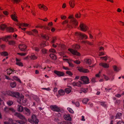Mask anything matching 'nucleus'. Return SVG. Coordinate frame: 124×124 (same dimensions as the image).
<instances>
[{
    "label": "nucleus",
    "instance_id": "1",
    "mask_svg": "<svg viewBox=\"0 0 124 124\" xmlns=\"http://www.w3.org/2000/svg\"><path fill=\"white\" fill-rule=\"evenodd\" d=\"M7 93L8 95L17 98V102L20 104H24L26 102L25 99H24L23 98V96L22 95H20L19 93L18 92L9 91L7 92Z\"/></svg>",
    "mask_w": 124,
    "mask_h": 124
},
{
    "label": "nucleus",
    "instance_id": "2",
    "mask_svg": "<svg viewBox=\"0 0 124 124\" xmlns=\"http://www.w3.org/2000/svg\"><path fill=\"white\" fill-rule=\"evenodd\" d=\"M68 18L70 19L69 23L68 20H66L64 21L62 23V24L64 25L66 23L67 26L70 28H72L73 26H76L78 25V21L73 16H70L68 17Z\"/></svg>",
    "mask_w": 124,
    "mask_h": 124
},
{
    "label": "nucleus",
    "instance_id": "3",
    "mask_svg": "<svg viewBox=\"0 0 124 124\" xmlns=\"http://www.w3.org/2000/svg\"><path fill=\"white\" fill-rule=\"evenodd\" d=\"M15 115L20 119H22V120H17L16 122L20 124H24L27 121V119L22 115L17 112H16L15 113Z\"/></svg>",
    "mask_w": 124,
    "mask_h": 124
},
{
    "label": "nucleus",
    "instance_id": "4",
    "mask_svg": "<svg viewBox=\"0 0 124 124\" xmlns=\"http://www.w3.org/2000/svg\"><path fill=\"white\" fill-rule=\"evenodd\" d=\"M11 36H7L2 37L1 39L3 41L8 42V43L9 45H14L15 43V42L13 40L9 41V39H11Z\"/></svg>",
    "mask_w": 124,
    "mask_h": 124
},
{
    "label": "nucleus",
    "instance_id": "5",
    "mask_svg": "<svg viewBox=\"0 0 124 124\" xmlns=\"http://www.w3.org/2000/svg\"><path fill=\"white\" fill-rule=\"evenodd\" d=\"M51 110L53 111H55L58 112L62 113L63 110L60 108L58 107L56 105H52L50 106Z\"/></svg>",
    "mask_w": 124,
    "mask_h": 124
},
{
    "label": "nucleus",
    "instance_id": "6",
    "mask_svg": "<svg viewBox=\"0 0 124 124\" xmlns=\"http://www.w3.org/2000/svg\"><path fill=\"white\" fill-rule=\"evenodd\" d=\"M1 29L2 30H3L5 28H6L7 30L10 32H13L14 31V29L10 27H7V26L4 24H2L0 26Z\"/></svg>",
    "mask_w": 124,
    "mask_h": 124
},
{
    "label": "nucleus",
    "instance_id": "7",
    "mask_svg": "<svg viewBox=\"0 0 124 124\" xmlns=\"http://www.w3.org/2000/svg\"><path fill=\"white\" fill-rule=\"evenodd\" d=\"M29 120L30 122L33 124H38L39 122V120L37 118L36 116L34 115H33L32 116V119Z\"/></svg>",
    "mask_w": 124,
    "mask_h": 124
},
{
    "label": "nucleus",
    "instance_id": "8",
    "mask_svg": "<svg viewBox=\"0 0 124 124\" xmlns=\"http://www.w3.org/2000/svg\"><path fill=\"white\" fill-rule=\"evenodd\" d=\"M75 34L76 36L79 37L81 39H82L84 38L85 39L87 38V36L86 35L81 32H77Z\"/></svg>",
    "mask_w": 124,
    "mask_h": 124
},
{
    "label": "nucleus",
    "instance_id": "9",
    "mask_svg": "<svg viewBox=\"0 0 124 124\" xmlns=\"http://www.w3.org/2000/svg\"><path fill=\"white\" fill-rule=\"evenodd\" d=\"M80 80L83 82V84H88L89 82V79L86 76H83L80 77Z\"/></svg>",
    "mask_w": 124,
    "mask_h": 124
},
{
    "label": "nucleus",
    "instance_id": "10",
    "mask_svg": "<svg viewBox=\"0 0 124 124\" xmlns=\"http://www.w3.org/2000/svg\"><path fill=\"white\" fill-rule=\"evenodd\" d=\"M27 33L29 35H32L33 36H39L38 31L35 29L32 30L31 32L27 31Z\"/></svg>",
    "mask_w": 124,
    "mask_h": 124
},
{
    "label": "nucleus",
    "instance_id": "11",
    "mask_svg": "<svg viewBox=\"0 0 124 124\" xmlns=\"http://www.w3.org/2000/svg\"><path fill=\"white\" fill-rule=\"evenodd\" d=\"M16 25L18 26H19V28H21V29L22 30H23V31H25V30L26 29V28H22L20 26L26 27V26H28L29 25L28 24H26V23H16Z\"/></svg>",
    "mask_w": 124,
    "mask_h": 124
},
{
    "label": "nucleus",
    "instance_id": "12",
    "mask_svg": "<svg viewBox=\"0 0 124 124\" xmlns=\"http://www.w3.org/2000/svg\"><path fill=\"white\" fill-rule=\"evenodd\" d=\"M80 27L81 29V30L85 31L87 29L88 27L86 25L83 23H81L80 25Z\"/></svg>",
    "mask_w": 124,
    "mask_h": 124
},
{
    "label": "nucleus",
    "instance_id": "13",
    "mask_svg": "<svg viewBox=\"0 0 124 124\" xmlns=\"http://www.w3.org/2000/svg\"><path fill=\"white\" fill-rule=\"evenodd\" d=\"M69 50L72 54L74 55L78 56L80 55V53L78 52L76 50L71 49H69Z\"/></svg>",
    "mask_w": 124,
    "mask_h": 124
},
{
    "label": "nucleus",
    "instance_id": "14",
    "mask_svg": "<svg viewBox=\"0 0 124 124\" xmlns=\"http://www.w3.org/2000/svg\"><path fill=\"white\" fill-rule=\"evenodd\" d=\"M26 46L23 44H21L19 45L18 48L22 51H25L26 50Z\"/></svg>",
    "mask_w": 124,
    "mask_h": 124
},
{
    "label": "nucleus",
    "instance_id": "15",
    "mask_svg": "<svg viewBox=\"0 0 124 124\" xmlns=\"http://www.w3.org/2000/svg\"><path fill=\"white\" fill-rule=\"evenodd\" d=\"M4 111L6 113H9L10 111L12 112H14V110L12 108H8L6 107H5L4 108Z\"/></svg>",
    "mask_w": 124,
    "mask_h": 124
},
{
    "label": "nucleus",
    "instance_id": "16",
    "mask_svg": "<svg viewBox=\"0 0 124 124\" xmlns=\"http://www.w3.org/2000/svg\"><path fill=\"white\" fill-rule=\"evenodd\" d=\"M24 112L25 114L27 116L30 115L31 112L30 110L28 108L25 107L24 108Z\"/></svg>",
    "mask_w": 124,
    "mask_h": 124
},
{
    "label": "nucleus",
    "instance_id": "17",
    "mask_svg": "<svg viewBox=\"0 0 124 124\" xmlns=\"http://www.w3.org/2000/svg\"><path fill=\"white\" fill-rule=\"evenodd\" d=\"M82 84V83L79 81L78 82H74L72 83V85L74 86H76L79 87L81 86Z\"/></svg>",
    "mask_w": 124,
    "mask_h": 124
},
{
    "label": "nucleus",
    "instance_id": "18",
    "mask_svg": "<svg viewBox=\"0 0 124 124\" xmlns=\"http://www.w3.org/2000/svg\"><path fill=\"white\" fill-rule=\"evenodd\" d=\"M54 73L59 77L62 76L64 75V73L63 72L57 70H54Z\"/></svg>",
    "mask_w": 124,
    "mask_h": 124
},
{
    "label": "nucleus",
    "instance_id": "19",
    "mask_svg": "<svg viewBox=\"0 0 124 124\" xmlns=\"http://www.w3.org/2000/svg\"><path fill=\"white\" fill-rule=\"evenodd\" d=\"M79 71L85 73L88 72V71L87 69H85L83 68L80 67L78 69Z\"/></svg>",
    "mask_w": 124,
    "mask_h": 124
},
{
    "label": "nucleus",
    "instance_id": "20",
    "mask_svg": "<svg viewBox=\"0 0 124 124\" xmlns=\"http://www.w3.org/2000/svg\"><path fill=\"white\" fill-rule=\"evenodd\" d=\"M63 117L64 119L70 121L71 120V118L69 114L64 115Z\"/></svg>",
    "mask_w": 124,
    "mask_h": 124
},
{
    "label": "nucleus",
    "instance_id": "21",
    "mask_svg": "<svg viewBox=\"0 0 124 124\" xmlns=\"http://www.w3.org/2000/svg\"><path fill=\"white\" fill-rule=\"evenodd\" d=\"M38 7L39 9H42L41 8H43V10L45 11H46L47 9V8L44 5H41V4H39Z\"/></svg>",
    "mask_w": 124,
    "mask_h": 124
},
{
    "label": "nucleus",
    "instance_id": "22",
    "mask_svg": "<svg viewBox=\"0 0 124 124\" xmlns=\"http://www.w3.org/2000/svg\"><path fill=\"white\" fill-rule=\"evenodd\" d=\"M100 65L105 68H108L109 67V65L105 63L101 62L100 64Z\"/></svg>",
    "mask_w": 124,
    "mask_h": 124
},
{
    "label": "nucleus",
    "instance_id": "23",
    "mask_svg": "<svg viewBox=\"0 0 124 124\" xmlns=\"http://www.w3.org/2000/svg\"><path fill=\"white\" fill-rule=\"evenodd\" d=\"M100 105L103 107L106 108L107 107V103L105 101H100Z\"/></svg>",
    "mask_w": 124,
    "mask_h": 124
},
{
    "label": "nucleus",
    "instance_id": "24",
    "mask_svg": "<svg viewBox=\"0 0 124 124\" xmlns=\"http://www.w3.org/2000/svg\"><path fill=\"white\" fill-rule=\"evenodd\" d=\"M17 109L18 111L21 112H22L24 109L23 107L19 105H18Z\"/></svg>",
    "mask_w": 124,
    "mask_h": 124
},
{
    "label": "nucleus",
    "instance_id": "25",
    "mask_svg": "<svg viewBox=\"0 0 124 124\" xmlns=\"http://www.w3.org/2000/svg\"><path fill=\"white\" fill-rule=\"evenodd\" d=\"M36 28H37L38 27H39L41 28V29L43 28L45 29H47L48 30H49L50 29L47 26H42L41 25H40L39 26H36Z\"/></svg>",
    "mask_w": 124,
    "mask_h": 124
},
{
    "label": "nucleus",
    "instance_id": "26",
    "mask_svg": "<svg viewBox=\"0 0 124 124\" xmlns=\"http://www.w3.org/2000/svg\"><path fill=\"white\" fill-rule=\"evenodd\" d=\"M7 74L9 75H10L11 73H14L15 70L13 69H7Z\"/></svg>",
    "mask_w": 124,
    "mask_h": 124
},
{
    "label": "nucleus",
    "instance_id": "27",
    "mask_svg": "<svg viewBox=\"0 0 124 124\" xmlns=\"http://www.w3.org/2000/svg\"><path fill=\"white\" fill-rule=\"evenodd\" d=\"M31 59L32 60H34L37 59V57L34 54H32L29 56Z\"/></svg>",
    "mask_w": 124,
    "mask_h": 124
},
{
    "label": "nucleus",
    "instance_id": "28",
    "mask_svg": "<svg viewBox=\"0 0 124 124\" xmlns=\"http://www.w3.org/2000/svg\"><path fill=\"white\" fill-rule=\"evenodd\" d=\"M75 1L74 0L70 1L69 2V4L70 7L73 8L75 5Z\"/></svg>",
    "mask_w": 124,
    "mask_h": 124
},
{
    "label": "nucleus",
    "instance_id": "29",
    "mask_svg": "<svg viewBox=\"0 0 124 124\" xmlns=\"http://www.w3.org/2000/svg\"><path fill=\"white\" fill-rule=\"evenodd\" d=\"M58 93L61 96L65 94L64 91L62 89H60L58 91Z\"/></svg>",
    "mask_w": 124,
    "mask_h": 124
},
{
    "label": "nucleus",
    "instance_id": "30",
    "mask_svg": "<svg viewBox=\"0 0 124 124\" xmlns=\"http://www.w3.org/2000/svg\"><path fill=\"white\" fill-rule=\"evenodd\" d=\"M86 63L89 65H90L91 63V61L90 59H86L85 60Z\"/></svg>",
    "mask_w": 124,
    "mask_h": 124
},
{
    "label": "nucleus",
    "instance_id": "31",
    "mask_svg": "<svg viewBox=\"0 0 124 124\" xmlns=\"http://www.w3.org/2000/svg\"><path fill=\"white\" fill-rule=\"evenodd\" d=\"M11 18L14 21L18 22V20L17 19V17L15 15H12L11 16Z\"/></svg>",
    "mask_w": 124,
    "mask_h": 124
},
{
    "label": "nucleus",
    "instance_id": "32",
    "mask_svg": "<svg viewBox=\"0 0 124 124\" xmlns=\"http://www.w3.org/2000/svg\"><path fill=\"white\" fill-rule=\"evenodd\" d=\"M50 56L53 60H55L56 59V56L54 54H50Z\"/></svg>",
    "mask_w": 124,
    "mask_h": 124
},
{
    "label": "nucleus",
    "instance_id": "33",
    "mask_svg": "<svg viewBox=\"0 0 124 124\" xmlns=\"http://www.w3.org/2000/svg\"><path fill=\"white\" fill-rule=\"evenodd\" d=\"M113 68L114 71L116 72L119 71L120 70L119 68L116 66H113Z\"/></svg>",
    "mask_w": 124,
    "mask_h": 124
},
{
    "label": "nucleus",
    "instance_id": "34",
    "mask_svg": "<svg viewBox=\"0 0 124 124\" xmlns=\"http://www.w3.org/2000/svg\"><path fill=\"white\" fill-rule=\"evenodd\" d=\"M10 85L12 88H14L16 87V84L15 82H13L10 83Z\"/></svg>",
    "mask_w": 124,
    "mask_h": 124
},
{
    "label": "nucleus",
    "instance_id": "35",
    "mask_svg": "<svg viewBox=\"0 0 124 124\" xmlns=\"http://www.w3.org/2000/svg\"><path fill=\"white\" fill-rule=\"evenodd\" d=\"M72 48L74 49H78L80 48V46L77 44H76L73 46Z\"/></svg>",
    "mask_w": 124,
    "mask_h": 124
},
{
    "label": "nucleus",
    "instance_id": "36",
    "mask_svg": "<svg viewBox=\"0 0 124 124\" xmlns=\"http://www.w3.org/2000/svg\"><path fill=\"white\" fill-rule=\"evenodd\" d=\"M89 100V99H88L84 98L82 100V102L83 103L86 104L87 103Z\"/></svg>",
    "mask_w": 124,
    "mask_h": 124
},
{
    "label": "nucleus",
    "instance_id": "37",
    "mask_svg": "<svg viewBox=\"0 0 124 124\" xmlns=\"http://www.w3.org/2000/svg\"><path fill=\"white\" fill-rule=\"evenodd\" d=\"M65 91L66 93L68 94L70 92L71 90L69 88H67L65 89Z\"/></svg>",
    "mask_w": 124,
    "mask_h": 124
},
{
    "label": "nucleus",
    "instance_id": "38",
    "mask_svg": "<svg viewBox=\"0 0 124 124\" xmlns=\"http://www.w3.org/2000/svg\"><path fill=\"white\" fill-rule=\"evenodd\" d=\"M34 99L37 102H39V98L37 96H35L34 97Z\"/></svg>",
    "mask_w": 124,
    "mask_h": 124
},
{
    "label": "nucleus",
    "instance_id": "39",
    "mask_svg": "<svg viewBox=\"0 0 124 124\" xmlns=\"http://www.w3.org/2000/svg\"><path fill=\"white\" fill-rule=\"evenodd\" d=\"M13 78L14 79L18 81L19 83H21V81L18 77L16 76H14L13 77Z\"/></svg>",
    "mask_w": 124,
    "mask_h": 124
},
{
    "label": "nucleus",
    "instance_id": "40",
    "mask_svg": "<svg viewBox=\"0 0 124 124\" xmlns=\"http://www.w3.org/2000/svg\"><path fill=\"white\" fill-rule=\"evenodd\" d=\"M121 114L120 113H118L116 116V118H121Z\"/></svg>",
    "mask_w": 124,
    "mask_h": 124
},
{
    "label": "nucleus",
    "instance_id": "41",
    "mask_svg": "<svg viewBox=\"0 0 124 124\" xmlns=\"http://www.w3.org/2000/svg\"><path fill=\"white\" fill-rule=\"evenodd\" d=\"M1 55L3 56H6L8 55V53L6 52H3L1 53Z\"/></svg>",
    "mask_w": 124,
    "mask_h": 124
},
{
    "label": "nucleus",
    "instance_id": "42",
    "mask_svg": "<svg viewBox=\"0 0 124 124\" xmlns=\"http://www.w3.org/2000/svg\"><path fill=\"white\" fill-rule=\"evenodd\" d=\"M67 110L71 113H73L74 112L72 109L70 108H67Z\"/></svg>",
    "mask_w": 124,
    "mask_h": 124
},
{
    "label": "nucleus",
    "instance_id": "43",
    "mask_svg": "<svg viewBox=\"0 0 124 124\" xmlns=\"http://www.w3.org/2000/svg\"><path fill=\"white\" fill-rule=\"evenodd\" d=\"M13 103L12 101H9L7 102V104L9 106H10L12 105Z\"/></svg>",
    "mask_w": 124,
    "mask_h": 124
},
{
    "label": "nucleus",
    "instance_id": "44",
    "mask_svg": "<svg viewBox=\"0 0 124 124\" xmlns=\"http://www.w3.org/2000/svg\"><path fill=\"white\" fill-rule=\"evenodd\" d=\"M72 61H73L74 63L77 64H79L81 62L80 61L77 60L75 61L73 60Z\"/></svg>",
    "mask_w": 124,
    "mask_h": 124
},
{
    "label": "nucleus",
    "instance_id": "45",
    "mask_svg": "<svg viewBox=\"0 0 124 124\" xmlns=\"http://www.w3.org/2000/svg\"><path fill=\"white\" fill-rule=\"evenodd\" d=\"M16 64L17 65H18L19 66L22 67L23 66V63L21 62H16Z\"/></svg>",
    "mask_w": 124,
    "mask_h": 124
},
{
    "label": "nucleus",
    "instance_id": "46",
    "mask_svg": "<svg viewBox=\"0 0 124 124\" xmlns=\"http://www.w3.org/2000/svg\"><path fill=\"white\" fill-rule=\"evenodd\" d=\"M41 36L42 37V38H43L46 40H47L49 39V38L47 36L45 35H41Z\"/></svg>",
    "mask_w": 124,
    "mask_h": 124
},
{
    "label": "nucleus",
    "instance_id": "47",
    "mask_svg": "<svg viewBox=\"0 0 124 124\" xmlns=\"http://www.w3.org/2000/svg\"><path fill=\"white\" fill-rule=\"evenodd\" d=\"M42 53L44 54H45L46 53L47 50L43 48L42 50Z\"/></svg>",
    "mask_w": 124,
    "mask_h": 124
},
{
    "label": "nucleus",
    "instance_id": "48",
    "mask_svg": "<svg viewBox=\"0 0 124 124\" xmlns=\"http://www.w3.org/2000/svg\"><path fill=\"white\" fill-rule=\"evenodd\" d=\"M83 43H87L88 44L90 45H92L93 44L92 43L90 42L89 41H83Z\"/></svg>",
    "mask_w": 124,
    "mask_h": 124
},
{
    "label": "nucleus",
    "instance_id": "49",
    "mask_svg": "<svg viewBox=\"0 0 124 124\" xmlns=\"http://www.w3.org/2000/svg\"><path fill=\"white\" fill-rule=\"evenodd\" d=\"M49 51L50 52H52L53 53H56L55 50L53 48H52L49 50Z\"/></svg>",
    "mask_w": 124,
    "mask_h": 124
},
{
    "label": "nucleus",
    "instance_id": "50",
    "mask_svg": "<svg viewBox=\"0 0 124 124\" xmlns=\"http://www.w3.org/2000/svg\"><path fill=\"white\" fill-rule=\"evenodd\" d=\"M100 58L101 59H103L105 61H106L107 60V56L101 57H100Z\"/></svg>",
    "mask_w": 124,
    "mask_h": 124
},
{
    "label": "nucleus",
    "instance_id": "51",
    "mask_svg": "<svg viewBox=\"0 0 124 124\" xmlns=\"http://www.w3.org/2000/svg\"><path fill=\"white\" fill-rule=\"evenodd\" d=\"M33 50L37 52H38L39 51V49L37 47H34L33 48Z\"/></svg>",
    "mask_w": 124,
    "mask_h": 124
},
{
    "label": "nucleus",
    "instance_id": "52",
    "mask_svg": "<svg viewBox=\"0 0 124 124\" xmlns=\"http://www.w3.org/2000/svg\"><path fill=\"white\" fill-rule=\"evenodd\" d=\"M117 124H124V122L122 121H119L117 122Z\"/></svg>",
    "mask_w": 124,
    "mask_h": 124
},
{
    "label": "nucleus",
    "instance_id": "53",
    "mask_svg": "<svg viewBox=\"0 0 124 124\" xmlns=\"http://www.w3.org/2000/svg\"><path fill=\"white\" fill-rule=\"evenodd\" d=\"M120 101L119 100H116L115 102V104L117 105H118L120 103Z\"/></svg>",
    "mask_w": 124,
    "mask_h": 124
},
{
    "label": "nucleus",
    "instance_id": "54",
    "mask_svg": "<svg viewBox=\"0 0 124 124\" xmlns=\"http://www.w3.org/2000/svg\"><path fill=\"white\" fill-rule=\"evenodd\" d=\"M66 73L67 74H69L71 76L72 75V73L70 71H66Z\"/></svg>",
    "mask_w": 124,
    "mask_h": 124
},
{
    "label": "nucleus",
    "instance_id": "55",
    "mask_svg": "<svg viewBox=\"0 0 124 124\" xmlns=\"http://www.w3.org/2000/svg\"><path fill=\"white\" fill-rule=\"evenodd\" d=\"M35 67L36 68H41V66L40 64H38L35 66Z\"/></svg>",
    "mask_w": 124,
    "mask_h": 124
},
{
    "label": "nucleus",
    "instance_id": "56",
    "mask_svg": "<svg viewBox=\"0 0 124 124\" xmlns=\"http://www.w3.org/2000/svg\"><path fill=\"white\" fill-rule=\"evenodd\" d=\"M5 46H6L4 44H2L0 45L1 48L3 50L4 49Z\"/></svg>",
    "mask_w": 124,
    "mask_h": 124
},
{
    "label": "nucleus",
    "instance_id": "57",
    "mask_svg": "<svg viewBox=\"0 0 124 124\" xmlns=\"http://www.w3.org/2000/svg\"><path fill=\"white\" fill-rule=\"evenodd\" d=\"M56 40V37H54L52 39V43H54L55 41Z\"/></svg>",
    "mask_w": 124,
    "mask_h": 124
},
{
    "label": "nucleus",
    "instance_id": "58",
    "mask_svg": "<svg viewBox=\"0 0 124 124\" xmlns=\"http://www.w3.org/2000/svg\"><path fill=\"white\" fill-rule=\"evenodd\" d=\"M4 124H18L17 123H13L12 124H10V123L7 122H4Z\"/></svg>",
    "mask_w": 124,
    "mask_h": 124
},
{
    "label": "nucleus",
    "instance_id": "59",
    "mask_svg": "<svg viewBox=\"0 0 124 124\" xmlns=\"http://www.w3.org/2000/svg\"><path fill=\"white\" fill-rule=\"evenodd\" d=\"M41 89L42 90H45L46 91H49L50 90V88L49 87L47 88H42Z\"/></svg>",
    "mask_w": 124,
    "mask_h": 124
},
{
    "label": "nucleus",
    "instance_id": "60",
    "mask_svg": "<svg viewBox=\"0 0 124 124\" xmlns=\"http://www.w3.org/2000/svg\"><path fill=\"white\" fill-rule=\"evenodd\" d=\"M17 54L18 55H20L21 56H24L26 54V53H17Z\"/></svg>",
    "mask_w": 124,
    "mask_h": 124
},
{
    "label": "nucleus",
    "instance_id": "61",
    "mask_svg": "<svg viewBox=\"0 0 124 124\" xmlns=\"http://www.w3.org/2000/svg\"><path fill=\"white\" fill-rule=\"evenodd\" d=\"M104 55V53L102 52H100L99 53V56H101V55Z\"/></svg>",
    "mask_w": 124,
    "mask_h": 124
},
{
    "label": "nucleus",
    "instance_id": "62",
    "mask_svg": "<svg viewBox=\"0 0 124 124\" xmlns=\"http://www.w3.org/2000/svg\"><path fill=\"white\" fill-rule=\"evenodd\" d=\"M61 18L62 19L64 20L66 18V17L65 16H61Z\"/></svg>",
    "mask_w": 124,
    "mask_h": 124
},
{
    "label": "nucleus",
    "instance_id": "63",
    "mask_svg": "<svg viewBox=\"0 0 124 124\" xmlns=\"http://www.w3.org/2000/svg\"><path fill=\"white\" fill-rule=\"evenodd\" d=\"M103 76H104V78L106 79V80H108L109 78L108 77L105 75H103Z\"/></svg>",
    "mask_w": 124,
    "mask_h": 124
},
{
    "label": "nucleus",
    "instance_id": "64",
    "mask_svg": "<svg viewBox=\"0 0 124 124\" xmlns=\"http://www.w3.org/2000/svg\"><path fill=\"white\" fill-rule=\"evenodd\" d=\"M46 45H45V44L44 43H42L40 44V46L42 47H44L46 46Z\"/></svg>",
    "mask_w": 124,
    "mask_h": 124
}]
</instances>
